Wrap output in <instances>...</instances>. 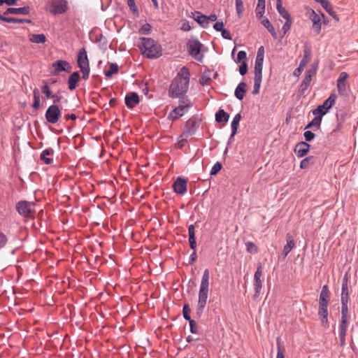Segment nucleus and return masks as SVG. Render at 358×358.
Here are the masks:
<instances>
[{
    "label": "nucleus",
    "mask_w": 358,
    "mask_h": 358,
    "mask_svg": "<svg viewBox=\"0 0 358 358\" xmlns=\"http://www.w3.org/2000/svg\"><path fill=\"white\" fill-rule=\"evenodd\" d=\"M246 87L247 85L244 82H242L238 85L235 90V96L238 99L242 100L243 99L246 92Z\"/></svg>",
    "instance_id": "a878e982"
},
{
    "label": "nucleus",
    "mask_w": 358,
    "mask_h": 358,
    "mask_svg": "<svg viewBox=\"0 0 358 358\" xmlns=\"http://www.w3.org/2000/svg\"><path fill=\"white\" fill-rule=\"evenodd\" d=\"M0 20L1 21L6 22H8V23H22V22H24L25 21L29 22V20H23V19L5 17V16H3V15H2L1 14H0Z\"/></svg>",
    "instance_id": "4c0bfd02"
},
{
    "label": "nucleus",
    "mask_w": 358,
    "mask_h": 358,
    "mask_svg": "<svg viewBox=\"0 0 358 358\" xmlns=\"http://www.w3.org/2000/svg\"><path fill=\"white\" fill-rule=\"evenodd\" d=\"M17 212L22 216L26 217H34V203L21 201L16 205Z\"/></svg>",
    "instance_id": "39448f33"
},
{
    "label": "nucleus",
    "mask_w": 358,
    "mask_h": 358,
    "mask_svg": "<svg viewBox=\"0 0 358 358\" xmlns=\"http://www.w3.org/2000/svg\"><path fill=\"white\" fill-rule=\"evenodd\" d=\"M246 57H247V55L245 51H242V50L239 51L237 55V62H245Z\"/></svg>",
    "instance_id": "4d7b16f0"
},
{
    "label": "nucleus",
    "mask_w": 358,
    "mask_h": 358,
    "mask_svg": "<svg viewBox=\"0 0 358 358\" xmlns=\"http://www.w3.org/2000/svg\"><path fill=\"white\" fill-rule=\"evenodd\" d=\"M349 291H348V279L345 275L343 279L341 302H348Z\"/></svg>",
    "instance_id": "4be33fe9"
},
{
    "label": "nucleus",
    "mask_w": 358,
    "mask_h": 358,
    "mask_svg": "<svg viewBox=\"0 0 358 358\" xmlns=\"http://www.w3.org/2000/svg\"><path fill=\"white\" fill-rule=\"evenodd\" d=\"M189 70L182 67L170 85L169 96L172 98H178L186 93L189 87Z\"/></svg>",
    "instance_id": "f257e3e1"
},
{
    "label": "nucleus",
    "mask_w": 358,
    "mask_h": 358,
    "mask_svg": "<svg viewBox=\"0 0 358 358\" xmlns=\"http://www.w3.org/2000/svg\"><path fill=\"white\" fill-rule=\"evenodd\" d=\"M187 181L180 177L176 178L173 184V189L178 194L182 195L187 192Z\"/></svg>",
    "instance_id": "ddd939ff"
},
{
    "label": "nucleus",
    "mask_w": 358,
    "mask_h": 358,
    "mask_svg": "<svg viewBox=\"0 0 358 358\" xmlns=\"http://www.w3.org/2000/svg\"><path fill=\"white\" fill-rule=\"evenodd\" d=\"M52 67L54 69L53 73L57 75L62 71H67L69 72L71 69V66L70 64L64 60H57L52 64Z\"/></svg>",
    "instance_id": "4468645a"
},
{
    "label": "nucleus",
    "mask_w": 358,
    "mask_h": 358,
    "mask_svg": "<svg viewBox=\"0 0 358 358\" xmlns=\"http://www.w3.org/2000/svg\"><path fill=\"white\" fill-rule=\"evenodd\" d=\"M140 101L138 95L136 92H132L125 97V103L129 108H133Z\"/></svg>",
    "instance_id": "412c9836"
},
{
    "label": "nucleus",
    "mask_w": 358,
    "mask_h": 358,
    "mask_svg": "<svg viewBox=\"0 0 358 358\" xmlns=\"http://www.w3.org/2000/svg\"><path fill=\"white\" fill-rule=\"evenodd\" d=\"M182 104H180L170 112L167 117L168 120L176 121L179 117L183 116L192 107V104L189 102L185 103V101H182Z\"/></svg>",
    "instance_id": "423d86ee"
},
{
    "label": "nucleus",
    "mask_w": 358,
    "mask_h": 358,
    "mask_svg": "<svg viewBox=\"0 0 358 358\" xmlns=\"http://www.w3.org/2000/svg\"><path fill=\"white\" fill-rule=\"evenodd\" d=\"M188 234L189 246L192 250H195L196 248V242L195 238V227L193 224L189 226Z\"/></svg>",
    "instance_id": "393cba45"
},
{
    "label": "nucleus",
    "mask_w": 358,
    "mask_h": 358,
    "mask_svg": "<svg viewBox=\"0 0 358 358\" xmlns=\"http://www.w3.org/2000/svg\"><path fill=\"white\" fill-rule=\"evenodd\" d=\"M118 67L115 64H110V69L108 71L105 72V75L106 77H111L114 73H117Z\"/></svg>",
    "instance_id": "a18cd8bd"
},
{
    "label": "nucleus",
    "mask_w": 358,
    "mask_h": 358,
    "mask_svg": "<svg viewBox=\"0 0 358 358\" xmlns=\"http://www.w3.org/2000/svg\"><path fill=\"white\" fill-rule=\"evenodd\" d=\"M222 169V164L220 162L215 163L210 171V175H216Z\"/></svg>",
    "instance_id": "603ef678"
},
{
    "label": "nucleus",
    "mask_w": 358,
    "mask_h": 358,
    "mask_svg": "<svg viewBox=\"0 0 358 358\" xmlns=\"http://www.w3.org/2000/svg\"><path fill=\"white\" fill-rule=\"evenodd\" d=\"M337 96L336 94L332 93L330 94L329 98L324 101L323 104L318 106L313 113L315 115H320L321 116L325 115L328 110L334 105Z\"/></svg>",
    "instance_id": "20e7f679"
},
{
    "label": "nucleus",
    "mask_w": 358,
    "mask_h": 358,
    "mask_svg": "<svg viewBox=\"0 0 358 358\" xmlns=\"http://www.w3.org/2000/svg\"><path fill=\"white\" fill-rule=\"evenodd\" d=\"M262 64H255L254 89L252 91L253 94H257L259 93L262 80Z\"/></svg>",
    "instance_id": "9d476101"
},
{
    "label": "nucleus",
    "mask_w": 358,
    "mask_h": 358,
    "mask_svg": "<svg viewBox=\"0 0 358 358\" xmlns=\"http://www.w3.org/2000/svg\"><path fill=\"white\" fill-rule=\"evenodd\" d=\"M265 3L266 0H258L256 7V15L259 18L262 17L265 12Z\"/></svg>",
    "instance_id": "72a5a7b5"
},
{
    "label": "nucleus",
    "mask_w": 358,
    "mask_h": 358,
    "mask_svg": "<svg viewBox=\"0 0 358 358\" xmlns=\"http://www.w3.org/2000/svg\"><path fill=\"white\" fill-rule=\"evenodd\" d=\"M33 96H34V103L32 106L37 109L40 106V95H39V91L38 89H35L33 92Z\"/></svg>",
    "instance_id": "a19ab883"
},
{
    "label": "nucleus",
    "mask_w": 358,
    "mask_h": 358,
    "mask_svg": "<svg viewBox=\"0 0 358 358\" xmlns=\"http://www.w3.org/2000/svg\"><path fill=\"white\" fill-rule=\"evenodd\" d=\"M311 80H312V78H310V76H305V78L301 83V87H303V89H306L310 85Z\"/></svg>",
    "instance_id": "13d9d810"
},
{
    "label": "nucleus",
    "mask_w": 358,
    "mask_h": 358,
    "mask_svg": "<svg viewBox=\"0 0 358 358\" xmlns=\"http://www.w3.org/2000/svg\"><path fill=\"white\" fill-rule=\"evenodd\" d=\"M8 243L7 236L0 231V250L6 246Z\"/></svg>",
    "instance_id": "8fccbe9b"
},
{
    "label": "nucleus",
    "mask_w": 358,
    "mask_h": 358,
    "mask_svg": "<svg viewBox=\"0 0 358 358\" xmlns=\"http://www.w3.org/2000/svg\"><path fill=\"white\" fill-rule=\"evenodd\" d=\"M189 326H190V331L192 334H196L197 333V324L196 322L193 320H190L189 321Z\"/></svg>",
    "instance_id": "bf43d9fd"
},
{
    "label": "nucleus",
    "mask_w": 358,
    "mask_h": 358,
    "mask_svg": "<svg viewBox=\"0 0 358 358\" xmlns=\"http://www.w3.org/2000/svg\"><path fill=\"white\" fill-rule=\"evenodd\" d=\"M309 18L313 22V29L314 31L319 34L321 30V16L317 14L314 10L309 9L308 11Z\"/></svg>",
    "instance_id": "f8f14e48"
},
{
    "label": "nucleus",
    "mask_w": 358,
    "mask_h": 358,
    "mask_svg": "<svg viewBox=\"0 0 358 358\" xmlns=\"http://www.w3.org/2000/svg\"><path fill=\"white\" fill-rule=\"evenodd\" d=\"M54 151L52 148H48L44 150L41 154V159L43 160L45 164H50L52 162V159L48 157V156L52 155Z\"/></svg>",
    "instance_id": "c85d7f7f"
},
{
    "label": "nucleus",
    "mask_w": 358,
    "mask_h": 358,
    "mask_svg": "<svg viewBox=\"0 0 358 358\" xmlns=\"http://www.w3.org/2000/svg\"><path fill=\"white\" fill-rule=\"evenodd\" d=\"M262 24L267 29V30L270 32V34L274 38H277V34L275 32V30L268 19L262 20Z\"/></svg>",
    "instance_id": "f704fd0d"
},
{
    "label": "nucleus",
    "mask_w": 358,
    "mask_h": 358,
    "mask_svg": "<svg viewBox=\"0 0 358 358\" xmlns=\"http://www.w3.org/2000/svg\"><path fill=\"white\" fill-rule=\"evenodd\" d=\"M303 136L306 141H310L315 138V134L310 131H305Z\"/></svg>",
    "instance_id": "052dcab7"
},
{
    "label": "nucleus",
    "mask_w": 358,
    "mask_h": 358,
    "mask_svg": "<svg viewBox=\"0 0 358 358\" xmlns=\"http://www.w3.org/2000/svg\"><path fill=\"white\" fill-rule=\"evenodd\" d=\"M210 272L208 268L205 269L202 275L201 282L199 292V299L196 308V314L200 317L203 312L207 303L209 292Z\"/></svg>",
    "instance_id": "7ed1b4c3"
},
{
    "label": "nucleus",
    "mask_w": 358,
    "mask_h": 358,
    "mask_svg": "<svg viewBox=\"0 0 358 358\" xmlns=\"http://www.w3.org/2000/svg\"><path fill=\"white\" fill-rule=\"evenodd\" d=\"M341 304H342L341 320H347V317H348V302H341Z\"/></svg>",
    "instance_id": "49530a36"
},
{
    "label": "nucleus",
    "mask_w": 358,
    "mask_h": 358,
    "mask_svg": "<svg viewBox=\"0 0 358 358\" xmlns=\"http://www.w3.org/2000/svg\"><path fill=\"white\" fill-rule=\"evenodd\" d=\"M29 13V7L22 8H9L5 12L4 15L14 14V15H27Z\"/></svg>",
    "instance_id": "5701e85b"
},
{
    "label": "nucleus",
    "mask_w": 358,
    "mask_h": 358,
    "mask_svg": "<svg viewBox=\"0 0 358 358\" xmlns=\"http://www.w3.org/2000/svg\"><path fill=\"white\" fill-rule=\"evenodd\" d=\"M245 246L247 251L251 254H255L258 252L257 247L252 242H247Z\"/></svg>",
    "instance_id": "c03bdc74"
},
{
    "label": "nucleus",
    "mask_w": 358,
    "mask_h": 358,
    "mask_svg": "<svg viewBox=\"0 0 358 358\" xmlns=\"http://www.w3.org/2000/svg\"><path fill=\"white\" fill-rule=\"evenodd\" d=\"M66 8L67 2L64 0H52L47 5V10L53 15L63 13Z\"/></svg>",
    "instance_id": "0eeeda50"
},
{
    "label": "nucleus",
    "mask_w": 358,
    "mask_h": 358,
    "mask_svg": "<svg viewBox=\"0 0 358 358\" xmlns=\"http://www.w3.org/2000/svg\"><path fill=\"white\" fill-rule=\"evenodd\" d=\"M278 12L284 19H285V20L292 19L289 13L287 12V10L285 8H282L278 10Z\"/></svg>",
    "instance_id": "5fc2aeb1"
},
{
    "label": "nucleus",
    "mask_w": 358,
    "mask_h": 358,
    "mask_svg": "<svg viewBox=\"0 0 358 358\" xmlns=\"http://www.w3.org/2000/svg\"><path fill=\"white\" fill-rule=\"evenodd\" d=\"M139 46L141 54L148 59L159 58L162 55V45L151 38H141Z\"/></svg>",
    "instance_id": "f03ea898"
},
{
    "label": "nucleus",
    "mask_w": 358,
    "mask_h": 358,
    "mask_svg": "<svg viewBox=\"0 0 358 358\" xmlns=\"http://www.w3.org/2000/svg\"><path fill=\"white\" fill-rule=\"evenodd\" d=\"M241 119V115L240 113L236 114L235 115V117H234V119L231 122V134L230 138H233L235 136V134H236Z\"/></svg>",
    "instance_id": "c756f323"
},
{
    "label": "nucleus",
    "mask_w": 358,
    "mask_h": 358,
    "mask_svg": "<svg viewBox=\"0 0 358 358\" xmlns=\"http://www.w3.org/2000/svg\"><path fill=\"white\" fill-rule=\"evenodd\" d=\"M42 92L45 95L46 98L50 99L51 95V91L49 85L47 84L44 85L42 87Z\"/></svg>",
    "instance_id": "6e6d98bb"
},
{
    "label": "nucleus",
    "mask_w": 358,
    "mask_h": 358,
    "mask_svg": "<svg viewBox=\"0 0 358 358\" xmlns=\"http://www.w3.org/2000/svg\"><path fill=\"white\" fill-rule=\"evenodd\" d=\"M77 62L80 69L90 67L87 52L85 48L80 50Z\"/></svg>",
    "instance_id": "a211bd4d"
},
{
    "label": "nucleus",
    "mask_w": 358,
    "mask_h": 358,
    "mask_svg": "<svg viewBox=\"0 0 358 358\" xmlns=\"http://www.w3.org/2000/svg\"><path fill=\"white\" fill-rule=\"evenodd\" d=\"M322 121V116L318 115L315 117L310 122H309L307 126L306 127V129L311 128L313 127H316L317 128H319L321 124Z\"/></svg>",
    "instance_id": "58836bf2"
},
{
    "label": "nucleus",
    "mask_w": 358,
    "mask_h": 358,
    "mask_svg": "<svg viewBox=\"0 0 358 358\" xmlns=\"http://www.w3.org/2000/svg\"><path fill=\"white\" fill-rule=\"evenodd\" d=\"M151 29L152 27L150 24H145L139 29V33L141 34H148L150 32Z\"/></svg>",
    "instance_id": "3c124183"
},
{
    "label": "nucleus",
    "mask_w": 358,
    "mask_h": 358,
    "mask_svg": "<svg viewBox=\"0 0 358 358\" xmlns=\"http://www.w3.org/2000/svg\"><path fill=\"white\" fill-rule=\"evenodd\" d=\"M224 24L222 22H217L214 26L213 28L218 31H221L224 28Z\"/></svg>",
    "instance_id": "69168bd1"
},
{
    "label": "nucleus",
    "mask_w": 358,
    "mask_h": 358,
    "mask_svg": "<svg viewBox=\"0 0 358 358\" xmlns=\"http://www.w3.org/2000/svg\"><path fill=\"white\" fill-rule=\"evenodd\" d=\"M236 10L238 17H240L244 11V6L242 0H236Z\"/></svg>",
    "instance_id": "37998d69"
},
{
    "label": "nucleus",
    "mask_w": 358,
    "mask_h": 358,
    "mask_svg": "<svg viewBox=\"0 0 358 358\" xmlns=\"http://www.w3.org/2000/svg\"><path fill=\"white\" fill-rule=\"evenodd\" d=\"M315 163V158L312 156L304 158L301 160L300 164V168L302 169H308L310 165Z\"/></svg>",
    "instance_id": "c9c22d12"
},
{
    "label": "nucleus",
    "mask_w": 358,
    "mask_h": 358,
    "mask_svg": "<svg viewBox=\"0 0 358 358\" xmlns=\"http://www.w3.org/2000/svg\"><path fill=\"white\" fill-rule=\"evenodd\" d=\"M348 329V320H341L339 328V336L341 343H344Z\"/></svg>",
    "instance_id": "7c9ffc66"
},
{
    "label": "nucleus",
    "mask_w": 358,
    "mask_h": 358,
    "mask_svg": "<svg viewBox=\"0 0 358 358\" xmlns=\"http://www.w3.org/2000/svg\"><path fill=\"white\" fill-rule=\"evenodd\" d=\"M29 41L34 43H44L46 41V37L44 34H30Z\"/></svg>",
    "instance_id": "473e14b6"
},
{
    "label": "nucleus",
    "mask_w": 358,
    "mask_h": 358,
    "mask_svg": "<svg viewBox=\"0 0 358 358\" xmlns=\"http://www.w3.org/2000/svg\"><path fill=\"white\" fill-rule=\"evenodd\" d=\"M80 80V74L78 72H73L69 78L68 84L69 89L73 90L76 88L77 84Z\"/></svg>",
    "instance_id": "b1692460"
},
{
    "label": "nucleus",
    "mask_w": 358,
    "mask_h": 358,
    "mask_svg": "<svg viewBox=\"0 0 358 358\" xmlns=\"http://www.w3.org/2000/svg\"><path fill=\"white\" fill-rule=\"evenodd\" d=\"M188 138L189 137L182 136V133L181 135L178 138V141L176 143V147L178 148H182L186 144Z\"/></svg>",
    "instance_id": "09e8293b"
},
{
    "label": "nucleus",
    "mask_w": 358,
    "mask_h": 358,
    "mask_svg": "<svg viewBox=\"0 0 358 358\" xmlns=\"http://www.w3.org/2000/svg\"><path fill=\"white\" fill-rule=\"evenodd\" d=\"M328 301L319 302L318 315L321 317L322 323L325 327L328 325Z\"/></svg>",
    "instance_id": "dca6fc26"
},
{
    "label": "nucleus",
    "mask_w": 358,
    "mask_h": 358,
    "mask_svg": "<svg viewBox=\"0 0 358 358\" xmlns=\"http://www.w3.org/2000/svg\"><path fill=\"white\" fill-rule=\"evenodd\" d=\"M329 295V292L327 285H324L322 287V291L320 294L319 302L328 301V298Z\"/></svg>",
    "instance_id": "e433bc0d"
},
{
    "label": "nucleus",
    "mask_w": 358,
    "mask_h": 358,
    "mask_svg": "<svg viewBox=\"0 0 358 358\" xmlns=\"http://www.w3.org/2000/svg\"><path fill=\"white\" fill-rule=\"evenodd\" d=\"M292 24V19L286 20V22L282 28V30L283 31L284 34H285L290 29Z\"/></svg>",
    "instance_id": "864d4df0"
},
{
    "label": "nucleus",
    "mask_w": 358,
    "mask_h": 358,
    "mask_svg": "<svg viewBox=\"0 0 358 358\" xmlns=\"http://www.w3.org/2000/svg\"><path fill=\"white\" fill-rule=\"evenodd\" d=\"M311 50L310 48L305 47L303 50V57L301 61V67H305L310 60Z\"/></svg>",
    "instance_id": "2f4dec72"
},
{
    "label": "nucleus",
    "mask_w": 358,
    "mask_h": 358,
    "mask_svg": "<svg viewBox=\"0 0 358 358\" xmlns=\"http://www.w3.org/2000/svg\"><path fill=\"white\" fill-rule=\"evenodd\" d=\"M191 309L189 308V306L188 304H185L182 309V313L183 317L186 320L189 321L190 320H192L189 315Z\"/></svg>",
    "instance_id": "de8ad7c7"
},
{
    "label": "nucleus",
    "mask_w": 358,
    "mask_h": 358,
    "mask_svg": "<svg viewBox=\"0 0 358 358\" xmlns=\"http://www.w3.org/2000/svg\"><path fill=\"white\" fill-rule=\"evenodd\" d=\"M82 73H83V78L84 80H87L89 78L90 74V67L89 68H85L80 69Z\"/></svg>",
    "instance_id": "0e129e2a"
},
{
    "label": "nucleus",
    "mask_w": 358,
    "mask_h": 358,
    "mask_svg": "<svg viewBox=\"0 0 358 358\" xmlns=\"http://www.w3.org/2000/svg\"><path fill=\"white\" fill-rule=\"evenodd\" d=\"M262 276V266L261 264H259L257 267V271L254 274V289L255 291V297H257L261 292L262 288V281L261 278Z\"/></svg>",
    "instance_id": "9b49d317"
},
{
    "label": "nucleus",
    "mask_w": 358,
    "mask_h": 358,
    "mask_svg": "<svg viewBox=\"0 0 358 358\" xmlns=\"http://www.w3.org/2000/svg\"><path fill=\"white\" fill-rule=\"evenodd\" d=\"M229 115L227 114L223 109H220L215 114V120L217 122L227 123L229 120Z\"/></svg>",
    "instance_id": "cd10ccee"
},
{
    "label": "nucleus",
    "mask_w": 358,
    "mask_h": 358,
    "mask_svg": "<svg viewBox=\"0 0 358 358\" xmlns=\"http://www.w3.org/2000/svg\"><path fill=\"white\" fill-rule=\"evenodd\" d=\"M192 29L188 21H185L183 23H182V25L181 27V29L182 31H189L190 29Z\"/></svg>",
    "instance_id": "774afa93"
},
{
    "label": "nucleus",
    "mask_w": 358,
    "mask_h": 358,
    "mask_svg": "<svg viewBox=\"0 0 358 358\" xmlns=\"http://www.w3.org/2000/svg\"><path fill=\"white\" fill-rule=\"evenodd\" d=\"M248 71V66L246 62H243L242 64L239 67V72L241 75L244 76Z\"/></svg>",
    "instance_id": "680f3d73"
},
{
    "label": "nucleus",
    "mask_w": 358,
    "mask_h": 358,
    "mask_svg": "<svg viewBox=\"0 0 358 358\" xmlns=\"http://www.w3.org/2000/svg\"><path fill=\"white\" fill-rule=\"evenodd\" d=\"M62 115V112L57 105H51L45 112L46 120L51 124L57 123Z\"/></svg>",
    "instance_id": "1a4fd4ad"
},
{
    "label": "nucleus",
    "mask_w": 358,
    "mask_h": 358,
    "mask_svg": "<svg viewBox=\"0 0 358 358\" xmlns=\"http://www.w3.org/2000/svg\"><path fill=\"white\" fill-rule=\"evenodd\" d=\"M321 6L327 10V12L329 13L330 15H331L334 19L338 20L337 15L328 0H327V3H322Z\"/></svg>",
    "instance_id": "ea45409f"
},
{
    "label": "nucleus",
    "mask_w": 358,
    "mask_h": 358,
    "mask_svg": "<svg viewBox=\"0 0 358 358\" xmlns=\"http://www.w3.org/2000/svg\"><path fill=\"white\" fill-rule=\"evenodd\" d=\"M196 130V122L194 119H189L186 122L182 136L190 137Z\"/></svg>",
    "instance_id": "f3484780"
},
{
    "label": "nucleus",
    "mask_w": 358,
    "mask_h": 358,
    "mask_svg": "<svg viewBox=\"0 0 358 358\" xmlns=\"http://www.w3.org/2000/svg\"><path fill=\"white\" fill-rule=\"evenodd\" d=\"M193 17L201 27H207V16L202 15L200 12L192 13Z\"/></svg>",
    "instance_id": "bb28decb"
},
{
    "label": "nucleus",
    "mask_w": 358,
    "mask_h": 358,
    "mask_svg": "<svg viewBox=\"0 0 358 358\" xmlns=\"http://www.w3.org/2000/svg\"><path fill=\"white\" fill-rule=\"evenodd\" d=\"M348 78V74L346 72H341L338 79L337 80V88L338 93L341 95H343L347 91V83L346 80Z\"/></svg>",
    "instance_id": "2eb2a0df"
},
{
    "label": "nucleus",
    "mask_w": 358,
    "mask_h": 358,
    "mask_svg": "<svg viewBox=\"0 0 358 358\" xmlns=\"http://www.w3.org/2000/svg\"><path fill=\"white\" fill-rule=\"evenodd\" d=\"M127 5L134 13L137 12L138 10L134 0H127Z\"/></svg>",
    "instance_id": "e2e57ef3"
},
{
    "label": "nucleus",
    "mask_w": 358,
    "mask_h": 358,
    "mask_svg": "<svg viewBox=\"0 0 358 358\" xmlns=\"http://www.w3.org/2000/svg\"><path fill=\"white\" fill-rule=\"evenodd\" d=\"M221 31H222V36L224 38H226L228 40L231 39V34L227 29H223Z\"/></svg>",
    "instance_id": "338daca9"
},
{
    "label": "nucleus",
    "mask_w": 358,
    "mask_h": 358,
    "mask_svg": "<svg viewBox=\"0 0 358 358\" xmlns=\"http://www.w3.org/2000/svg\"><path fill=\"white\" fill-rule=\"evenodd\" d=\"M276 358H285V349L281 345L280 339H277V355Z\"/></svg>",
    "instance_id": "79ce46f5"
},
{
    "label": "nucleus",
    "mask_w": 358,
    "mask_h": 358,
    "mask_svg": "<svg viewBox=\"0 0 358 358\" xmlns=\"http://www.w3.org/2000/svg\"><path fill=\"white\" fill-rule=\"evenodd\" d=\"M286 241L287 244L284 246L282 250V254L285 257H287V255L295 247L294 240L293 238V236L290 234H287L286 235Z\"/></svg>",
    "instance_id": "aec40b11"
},
{
    "label": "nucleus",
    "mask_w": 358,
    "mask_h": 358,
    "mask_svg": "<svg viewBox=\"0 0 358 358\" xmlns=\"http://www.w3.org/2000/svg\"><path fill=\"white\" fill-rule=\"evenodd\" d=\"M201 43L197 40H190L187 43L189 55L197 61H202L203 55L201 54Z\"/></svg>",
    "instance_id": "6e6552de"
},
{
    "label": "nucleus",
    "mask_w": 358,
    "mask_h": 358,
    "mask_svg": "<svg viewBox=\"0 0 358 358\" xmlns=\"http://www.w3.org/2000/svg\"><path fill=\"white\" fill-rule=\"evenodd\" d=\"M310 147V145L308 143L301 141L296 144L294 152L297 157H302L308 152Z\"/></svg>",
    "instance_id": "6ab92c4d"
}]
</instances>
